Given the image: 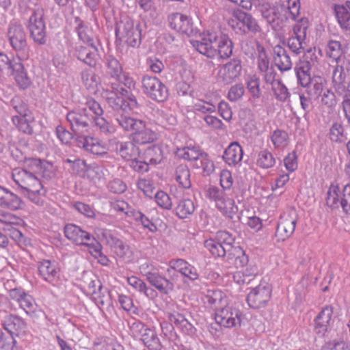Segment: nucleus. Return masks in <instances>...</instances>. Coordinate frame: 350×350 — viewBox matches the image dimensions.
<instances>
[{
    "label": "nucleus",
    "mask_w": 350,
    "mask_h": 350,
    "mask_svg": "<svg viewBox=\"0 0 350 350\" xmlns=\"http://www.w3.org/2000/svg\"><path fill=\"white\" fill-rule=\"evenodd\" d=\"M25 167L14 169L12 176L14 181L27 191L40 192L43 189L40 178L49 180L55 175L53 165L44 160L29 158L26 160Z\"/></svg>",
    "instance_id": "1"
},
{
    "label": "nucleus",
    "mask_w": 350,
    "mask_h": 350,
    "mask_svg": "<svg viewBox=\"0 0 350 350\" xmlns=\"http://www.w3.org/2000/svg\"><path fill=\"white\" fill-rule=\"evenodd\" d=\"M252 7L275 31L282 30L289 18L296 20L299 13V6L295 2L292 6H285L280 3H271L267 0H252Z\"/></svg>",
    "instance_id": "2"
},
{
    "label": "nucleus",
    "mask_w": 350,
    "mask_h": 350,
    "mask_svg": "<svg viewBox=\"0 0 350 350\" xmlns=\"http://www.w3.org/2000/svg\"><path fill=\"white\" fill-rule=\"evenodd\" d=\"M10 109H13L18 115L14 116L12 118L13 124L23 133L32 135L33 126L31 125L33 121L31 111L28 105L20 96H15L7 103Z\"/></svg>",
    "instance_id": "3"
},
{
    "label": "nucleus",
    "mask_w": 350,
    "mask_h": 350,
    "mask_svg": "<svg viewBox=\"0 0 350 350\" xmlns=\"http://www.w3.org/2000/svg\"><path fill=\"white\" fill-rule=\"evenodd\" d=\"M228 24L235 33L241 36L248 33L256 34L261 31L257 20L251 14L239 9L234 10L232 18L228 19Z\"/></svg>",
    "instance_id": "4"
},
{
    "label": "nucleus",
    "mask_w": 350,
    "mask_h": 350,
    "mask_svg": "<svg viewBox=\"0 0 350 350\" xmlns=\"http://www.w3.org/2000/svg\"><path fill=\"white\" fill-rule=\"evenodd\" d=\"M116 38L129 46L138 47L141 44V29L139 23L131 18H125L116 23Z\"/></svg>",
    "instance_id": "5"
},
{
    "label": "nucleus",
    "mask_w": 350,
    "mask_h": 350,
    "mask_svg": "<svg viewBox=\"0 0 350 350\" xmlns=\"http://www.w3.org/2000/svg\"><path fill=\"white\" fill-rule=\"evenodd\" d=\"M326 204L332 209L341 206L345 213L350 214V184L342 190L338 185H331L327 192Z\"/></svg>",
    "instance_id": "6"
},
{
    "label": "nucleus",
    "mask_w": 350,
    "mask_h": 350,
    "mask_svg": "<svg viewBox=\"0 0 350 350\" xmlns=\"http://www.w3.org/2000/svg\"><path fill=\"white\" fill-rule=\"evenodd\" d=\"M7 37L18 57L20 59L27 58V35L24 28L20 25L10 24L8 28Z\"/></svg>",
    "instance_id": "7"
},
{
    "label": "nucleus",
    "mask_w": 350,
    "mask_h": 350,
    "mask_svg": "<svg viewBox=\"0 0 350 350\" xmlns=\"http://www.w3.org/2000/svg\"><path fill=\"white\" fill-rule=\"evenodd\" d=\"M44 10L42 8L33 10L28 21V29L33 40L39 45L46 42V26L43 20Z\"/></svg>",
    "instance_id": "8"
},
{
    "label": "nucleus",
    "mask_w": 350,
    "mask_h": 350,
    "mask_svg": "<svg viewBox=\"0 0 350 350\" xmlns=\"http://www.w3.org/2000/svg\"><path fill=\"white\" fill-rule=\"evenodd\" d=\"M143 92L157 102H164L168 98L165 85L156 77L145 75L142 80Z\"/></svg>",
    "instance_id": "9"
},
{
    "label": "nucleus",
    "mask_w": 350,
    "mask_h": 350,
    "mask_svg": "<svg viewBox=\"0 0 350 350\" xmlns=\"http://www.w3.org/2000/svg\"><path fill=\"white\" fill-rule=\"evenodd\" d=\"M66 120L74 133H83L89 131L93 122V116L88 113L87 108H82L68 112Z\"/></svg>",
    "instance_id": "10"
},
{
    "label": "nucleus",
    "mask_w": 350,
    "mask_h": 350,
    "mask_svg": "<svg viewBox=\"0 0 350 350\" xmlns=\"http://www.w3.org/2000/svg\"><path fill=\"white\" fill-rule=\"evenodd\" d=\"M102 96L105 99L109 106L116 113L134 110L138 107L135 96L129 97V101H126L124 97H120L117 92L108 89L103 90Z\"/></svg>",
    "instance_id": "11"
},
{
    "label": "nucleus",
    "mask_w": 350,
    "mask_h": 350,
    "mask_svg": "<svg viewBox=\"0 0 350 350\" xmlns=\"http://www.w3.org/2000/svg\"><path fill=\"white\" fill-rule=\"evenodd\" d=\"M271 286L265 282H260L252 288L247 296V302L250 308H260L264 307L269 301L271 295Z\"/></svg>",
    "instance_id": "12"
},
{
    "label": "nucleus",
    "mask_w": 350,
    "mask_h": 350,
    "mask_svg": "<svg viewBox=\"0 0 350 350\" xmlns=\"http://www.w3.org/2000/svg\"><path fill=\"white\" fill-rule=\"evenodd\" d=\"M241 312L232 306H228L217 310L215 312V320L225 328H232L241 325Z\"/></svg>",
    "instance_id": "13"
},
{
    "label": "nucleus",
    "mask_w": 350,
    "mask_h": 350,
    "mask_svg": "<svg viewBox=\"0 0 350 350\" xmlns=\"http://www.w3.org/2000/svg\"><path fill=\"white\" fill-rule=\"evenodd\" d=\"M218 33L217 32H208L204 33L200 40H192L191 44L200 53L208 58H214L217 56L216 51Z\"/></svg>",
    "instance_id": "14"
},
{
    "label": "nucleus",
    "mask_w": 350,
    "mask_h": 350,
    "mask_svg": "<svg viewBox=\"0 0 350 350\" xmlns=\"http://www.w3.org/2000/svg\"><path fill=\"white\" fill-rule=\"evenodd\" d=\"M297 221V217L294 214L285 213L281 215L275 233L278 241H284L293 234Z\"/></svg>",
    "instance_id": "15"
},
{
    "label": "nucleus",
    "mask_w": 350,
    "mask_h": 350,
    "mask_svg": "<svg viewBox=\"0 0 350 350\" xmlns=\"http://www.w3.org/2000/svg\"><path fill=\"white\" fill-rule=\"evenodd\" d=\"M241 70V59L233 58L219 69L217 74L218 81L224 84H230L240 76Z\"/></svg>",
    "instance_id": "16"
},
{
    "label": "nucleus",
    "mask_w": 350,
    "mask_h": 350,
    "mask_svg": "<svg viewBox=\"0 0 350 350\" xmlns=\"http://www.w3.org/2000/svg\"><path fill=\"white\" fill-rule=\"evenodd\" d=\"M102 234L106 243L111 247L117 256L125 262H130L131 260L132 252L127 245L122 240L112 235L109 231H105Z\"/></svg>",
    "instance_id": "17"
},
{
    "label": "nucleus",
    "mask_w": 350,
    "mask_h": 350,
    "mask_svg": "<svg viewBox=\"0 0 350 350\" xmlns=\"http://www.w3.org/2000/svg\"><path fill=\"white\" fill-rule=\"evenodd\" d=\"M131 137L136 144L144 145L156 141L158 139V134L142 120L133 132Z\"/></svg>",
    "instance_id": "18"
},
{
    "label": "nucleus",
    "mask_w": 350,
    "mask_h": 350,
    "mask_svg": "<svg viewBox=\"0 0 350 350\" xmlns=\"http://www.w3.org/2000/svg\"><path fill=\"white\" fill-rule=\"evenodd\" d=\"M98 49L95 44L83 46L77 45L75 49V56L90 68H94L96 66L98 55Z\"/></svg>",
    "instance_id": "19"
},
{
    "label": "nucleus",
    "mask_w": 350,
    "mask_h": 350,
    "mask_svg": "<svg viewBox=\"0 0 350 350\" xmlns=\"http://www.w3.org/2000/svg\"><path fill=\"white\" fill-rule=\"evenodd\" d=\"M171 29L181 33L189 34L192 32L191 19L179 12L172 13L167 17Z\"/></svg>",
    "instance_id": "20"
},
{
    "label": "nucleus",
    "mask_w": 350,
    "mask_h": 350,
    "mask_svg": "<svg viewBox=\"0 0 350 350\" xmlns=\"http://www.w3.org/2000/svg\"><path fill=\"white\" fill-rule=\"evenodd\" d=\"M333 314L332 307L326 306L314 319V332L320 336H323L328 332Z\"/></svg>",
    "instance_id": "21"
},
{
    "label": "nucleus",
    "mask_w": 350,
    "mask_h": 350,
    "mask_svg": "<svg viewBox=\"0 0 350 350\" xmlns=\"http://www.w3.org/2000/svg\"><path fill=\"white\" fill-rule=\"evenodd\" d=\"M145 275L148 282L161 294L167 295L174 290V283L158 271H148Z\"/></svg>",
    "instance_id": "22"
},
{
    "label": "nucleus",
    "mask_w": 350,
    "mask_h": 350,
    "mask_svg": "<svg viewBox=\"0 0 350 350\" xmlns=\"http://www.w3.org/2000/svg\"><path fill=\"white\" fill-rule=\"evenodd\" d=\"M273 59L275 66L281 72L288 71L292 68L293 62L288 53L280 44L273 48Z\"/></svg>",
    "instance_id": "23"
},
{
    "label": "nucleus",
    "mask_w": 350,
    "mask_h": 350,
    "mask_svg": "<svg viewBox=\"0 0 350 350\" xmlns=\"http://www.w3.org/2000/svg\"><path fill=\"white\" fill-rule=\"evenodd\" d=\"M171 269L180 273L183 275L191 281L198 278V273L196 269L183 259L178 258L170 262V268L167 271L170 273Z\"/></svg>",
    "instance_id": "24"
},
{
    "label": "nucleus",
    "mask_w": 350,
    "mask_h": 350,
    "mask_svg": "<svg viewBox=\"0 0 350 350\" xmlns=\"http://www.w3.org/2000/svg\"><path fill=\"white\" fill-rule=\"evenodd\" d=\"M64 234L68 239L80 245L92 239V235L89 232L73 224H68L65 226Z\"/></svg>",
    "instance_id": "25"
},
{
    "label": "nucleus",
    "mask_w": 350,
    "mask_h": 350,
    "mask_svg": "<svg viewBox=\"0 0 350 350\" xmlns=\"http://www.w3.org/2000/svg\"><path fill=\"white\" fill-rule=\"evenodd\" d=\"M23 200L20 197L0 186V206L12 211L21 208Z\"/></svg>",
    "instance_id": "26"
},
{
    "label": "nucleus",
    "mask_w": 350,
    "mask_h": 350,
    "mask_svg": "<svg viewBox=\"0 0 350 350\" xmlns=\"http://www.w3.org/2000/svg\"><path fill=\"white\" fill-rule=\"evenodd\" d=\"M167 318L170 322L183 333L189 336L195 334L196 328L183 314L174 311L167 314Z\"/></svg>",
    "instance_id": "27"
},
{
    "label": "nucleus",
    "mask_w": 350,
    "mask_h": 350,
    "mask_svg": "<svg viewBox=\"0 0 350 350\" xmlns=\"http://www.w3.org/2000/svg\"><path fill=\"white\" fill-rule=\"evenodd\" d=\"M77 147L84 149L94 154H105V148L100 144L96 139L89 136H78L76 139Z\"/></svg>",
    "instance_id": "28"
},
{
    "label": "nucleus",
    "mask_w": 350,
    "mask_h": 350,
    "mask_svg": "<svg viewBox=\"0 0 350 350\" xmlns=\"http://www.w3.org/2000/svg\"><path fill=\"white\" fill-rule=\"evenodd\" d=\"M243 149L238 142L231 143L225 150L222 156L224 161L229 165L236 167L243 158Z\"/></svg>",
    "instance_id": "29"
},
{
    "label": "nucleus",
    "mask_w": 350,
    "mask_h": 350,
    "mask_svg": "<svg viewBox=\"0 0 350 350\" xmlns=\"http://www.w3.org/2000/svg\"><path fill=\"white\" fill-rule=\"evenodd\" d=\"M5 332L12 334L13 337L18 336L25 331L26 325L23 320L15 315L9 314L5 317L3 323Z\"/></svg>",
    "instance_id": "30"
},
{
    "label": "nucleus",
    "mask_w": 350,
    "mask_h": 350,
    "mask_svg": "<svg viewBox=\"0 0 350 350\" xmlns=\"http://www.w3.org/2000/svg\"><path fill=\"white\" fill-rule=\"evenodd\" d=\"M16 300L20 307L23 309L28 315L32 317H38L40 314H42V311L38 308V306L31 295L23 293L18 295Z\"/></svg>",
    "instance_id": "31"
},
{
    "label": "nucleus",
    "mask_w": 350,
    "mask_h": 350,
    "mask_svg": "<svg viewBox=\"0 0 350 350\" xmlns=\"http://www.w3.org/2000/svg\"><path fill=\"white\" fill-rule=\"evenodd\" d=\"M7 73L14 76L16 82L21 89L25 90L31 84V79L27 76L24 66L20 62H15Z\"/></svg>",
    "instance_id": "32"
},
{
    "label": "nucleus",
    "mask_w": 350,
    "mask_h": 350,
    "mask_svg": "<svg viewBox=\"0 0 350 350\" xmlns=\"http://www.w3.org/2000/svg\"><path fill=\"white\" fill-rule=\"evenodd\" d=\"M132 141L120 142L117 145V152L125 160L132 161L139 157V149Z\"/></svg>",
    "instance_id": "33"
},
{
    "label": "nucleus",
    "mask_w": 350,
    "mask_h": 350,
    "mask_svg": "<svg viewBox=\"0 0 350 350\" xmlns=\"http://www.w3.org/2000/svg\"><path fill=\"white\" fill-rule=\"evenodd\" d=\"M349 72L339 67L338 63H336V65L334 66L332 72V84L337 93L342 94L347 88L346 85Z\"/></svg>",
    "instance_id": "34"
},
{
    "label": "nucleus",
    "mask_w": 350,
    "mask_h": 350,
    "mask_svg": "<svg viewBox=\"0 0 350 350\" xmlns=\"http://www.w3.org/2000/svg\"><path fill=\"white\" fill-rule=\"evenodd\" d=\"M334 14L340 28L345 31H350V12L341 4L334 3L332 5Z\"/></svg>",
    "instance_id": "35"
},
{
    "label": "nucleus",
    "mask_w": 350,
    "mask_h": 350,
    "mask_svg": "<svg viewBox=\"0 0 350 350\" xmlns=\"http://www.w3.org/2000/svg\"><path fill=\"white\" fill-rule=\"evenodd\" d=\"M233 48V42L228 36L219 33L216 48L217 56L222 59L230 57L232 54Z\"/></svg>",
    "instance_id": "36"
},
{
    "label": "nucleus",
    "mask_w": 350,
    "mask_h": 350,
    "mask_svg": "<svg viewBox=\"0 0 350 350\" xmlns=\"http://www.w3.org/2000/svg\"><path fill=\"white\" fill-rule=\"evenodd\" d=\"M226 256L228 263L234 265L236 268L243 267L249 261L245 251L239 246H236L230 250Z\"/></svg>",
    "instance_id": "37"
},
{
    "label": "nucleus",
    "mask_w": 350,
    "mask_h": 350,
    "mask_svg": "<svg viewBox=\"0 0 350 350\" xmlns=\"http://www.w3.org/2000/svg\"><path fill=\"white\" fill-rule=\"evenodd\" d=\"M115 121L126 131H134L141 120L132 118L127 111L116 113Z\"/></svg>",
    "instance_id": "38"
},
{
    "label": "nucleus",
    "mask_w": 350,
    "mask_h": 350,
    "mask_svg": "<svg viewBox=\"0 0 350 350\" xmlns=\"http://www.w3.org/2000/svg\"><path fill=\"white\" fill-rule=\"evenodd\" d=\"M327 137L334 143H345L347 139V133L345 131L342 123L340 122H333L329 129Z\"/></svg>",
    "instance_id": "39"
},
{
    "label": "nucleus",
    "mask_w": 350,
    "mask_h": 350,
    "mask_svg": "<svg viewBox=\"0 0 350 350\" xmlns=\"http://www.w3.org/2000/svg\"><path fill=\"white\" fill-rule=\"evenodd\" d=\"M40 275L46 281L51 282L56 276L58 269L55 262L49 260H44L38 265Z\"/></svg>",
    "instance_id": "40"
},
{
    "label": "nucleus",
    "mask_w": 350,
    "mask_h": 350,
    "mask_svg": "<svg viewBox=\"0 0 350 350\" xmlns=\"http://www.w3.org/2000/svg\"><path fill=\"white\" fill-rule=\"evenodd\" d=\"M312 67L308 62H302L297 65L295 67L296 76L298 81L302 87H306L310 83V80L312 79L310 75V70Z\"/></svg>",
    "instance_id": "41"
},
{
    "label": "nucleus",
    "mask_w": 350,
    "mask_h": 350,
    "mask_svg": "<svg viewBox=\"0 0 350 350\" xmlns=\"http://www.w3.org/2000/svg\"><path fill=\"white\" fill-rule=\"evenodd\" d=\"M141 340L150 350H161L162 345L155 331L150 328L145 329L141 336Z\"/></svg>",
    "instance_id": "42"
},
{
    "label": "nucleus",
    "mask_w": 350,
    "mask_h": 350,
    "mask_svg": "<svg viewBox=\"0 0 350 350\" xmlns=\"http://www.w3.org/2000/svg\"><path fill=\"white\" fill-rule=\"evenodd\" d=\"M205 298L206 303L215 310V312H217V310L227 305V299L220 291L208 292Z\"/></svg>",
    "instance_id": "43"
},
{
    "label": "nucleus",
    "mask_w": 350,
    "mask_h": 350,
    "mask_svg": "<svg viewBox=\"0 0 350 350\" xmlns=\"http://www.w3.org/2000/svg\"><path fill=\"white\" fill-rule=\"evenodd\" d=\"M326 57L332 59L337 64L340 62L342 54V44L338 40L330 39L325 46Z\"/></svg>",
    "instance_id": "44"
},
{
    "label": "nucleus",
    "mask_w": 350,
    "mask_h": 350,
    "mask_svg": "<svg viewBox=\"0 0 350 350\" xmlns=\"http://www.w3.org/2000/svg\"><path fill=\"white\" fill-rule=\"evenodd\" d=\"M204 153L205 152H203L199 147L196 146H187L183 148H178L176 152L178 157L194 161V163H196L200 159V157H202V154Z\"/></svg>",
    "instance_id": "45"
},
{
    "label": "nucleus",
    "mask_w": 350,
    "mask_h": 350,
    "mask_svg": "<svg viewBox=\"0 0 350 350\" xmlns=\"http://www.w3.org/2000/svg\"><path fill=\"white\" fill-rule=\"evenodd\" d=\"M143 158L148 165H157L160 163L163 159V151L159 146H152L146 148Z\"/></svg>",
    "instance_id": "46"
},
{
    "label": "nucleus",
    "mask_w": 350,
    "mask_h": 350,
    "mask_svg": "<svg viewBox=\"0 0 350 350\" xmlns=\"http://www.w3.org/2000/svg\"><path fill=\"white\" fill-rule=\"evenodd\" d=\"M175 178L184 189H189L191 187L190 180V172L186 165H179L176 167L175 171Z\"/></svg>",
    "instance_id": "47"
},
{
    "label": "nucleus",
    "mask_w": 350,
    "mask_h": 350,
    "mask_svg": "<svg viewBox=\"0 0 350 350\" xmlns=\"http://www.w3.org/2000/svg\"><path fill=\"white\" fill-rule=\"evenodd\" d=\"M107 73L111 77L122 81V68L119 61L111 55L106 57Z\"/></svg>",
    "instance_id": "48"
},
{
    "label": "nucleus",
    "mask_w": 350,
    "mask_h": 350,
    "mask_svg": "<svg viewBox=\"0 0 350 350\" xmlns=\"http://www.w3.org/2000/svg\"><path fill=\"white\" fill-rule=\"evenodd\" d=\"M80 77L82 83L90 90H94L100 82L99 76L88 68L81 72Z\"/></svg>",
    "instance_id": "49"
},
{
    "label": "nucleus",
    "mask_w": 350,
    "mask_h": 350,
    "mask_svg": "<svg viewBox=\"0 0 350 350\" xmlns=\"http://www.w3.org/2000/svg\"><path fill=\"white\" fill-rule=\"evenodd\" d=\"M196 209L193 202L190 199H183L179 202L175 208L176 215L180 219H185L193 213Z\"/></svg>",
    "instance_id": "50"
},
{
    "label": "nucleus",
    "mask_w": 350,
    "mask_h": 350,
    "mask_svg": "<svg viewBox=\"0 0 350 350\" xmlns=\"http://www.w3.org/2000/svg\"><path fill=\"white\" fill-rule=\"evenodd\" d=\"M217 208L224 215L230 219H232L238 211V207L235 205L234 201L228 197Z\"/></svg>",
    "instance_id": "51"
},
{
    "label": "nucleus",
    "mask_w": 350,
    "mask_h": 350,
    "mask_svg": "<svg viewBox=\"0 0 350 350\" xmlns=\"http://www.w3.org/2000/svg\"><path fill=\"white\" fill-rule=\"evenodd\" d=\"M204 246L215 257H224L228 254V252L216 238L206 240Z\"/></svg>",
    "instance_id": "52"
},
{
    "label": "nucleus",
    "mask_w": 350,
    "mask_h": 350,
    "mask_svg": "<svg viewBox=\"0 0 350 350\" xmlns=\"http://www.w3.org/2000/svg\"><path fill=\"white\" fill-rule=\"evenodd\" d=\"M194 166L196 168H201L204 176H209L215 170L214 163L209 158V156L206 152L202 154V157H200V159L194 163Z\"/></svg>",
    "instance_id": "53"
},
{
    "label": "nucleus",
    "mask_w": 350,
    "mask_h": 350,
    "mask_svg": "<svg viewBox=\"0 0 350 350\" xmlns=\"http://www.w3.org/2000/svg\"><path fill=\"white\" fill-rule=\"evenodd\" d=\"M275 163V159L273 154L267 150H263L258 153L256 164L258 167L267 169L273 167Z\"/></svg>",
    "instance_id": "54"
},
{
    "label": "nucleus",
    "mask_w": 350,
    "mask_h": 350,
    "mask_svg": "<svg viewBox=\"0 0 350 350\" xmlns=\"http://www.w3.org/2000/svg\"><path fill=\"white\" fill-rule=\"evenodd\" d=\"M272 90L278 100L280 102L288 101L291 94L286 85L281 81L278 80L275 84H273Z\"/></svg>",
    "instance_id": "55"
},
{
    "label": "nucleus",
    "mask_w": 350,
    "mask_h": 350,
    "mask_svg": "<svg viewBox=\"0 0 350 350\" xmlns=\"http://www.w3.org/2000/svg\"><path fill=\"white\" fill-rule=\"evenodd\" d=\"M206 196L215 203L216 207L219 204H221L224 199L227 197L224 189H219L215 186L210 187L206 193Z\"/></svg>",
    "instance_id": "56"
},
{
    "label": "nucleus",
    "mask_w": 350,
    "mask_h": 350,
    "mask_svg": "<svg viewBox=\"0 0 350 350\" xmlns=\"http://www.w3.org/2000/svg\"><path fill=\"white\" fill-rule=\"evenodd\" d=\"M215 238L228 252L236 247L234 245V238L227 231H218Z\"/></svg>",
    "instance_id": "57"
},
{
    "label": "nucleus",
    "mask_w": 350,
    "mask_h": 350,
    "mask_svg": "<svg viewBox=\"0 0 350 350\" xmlns=\"http://www.w3.org/2000/svg\"><path fill=\"white\" fill-rule=\"evenodd\" d=\"M256 49L258 52L257 56V66L260 72L262 70H267L269 68V59L268 57L267 53L265 51V47L258 44L256 46Z\"/></svg>",
    "instance_id": "58"
},
{
    "label": "nucleus",
    "mask_w": 350,
    "mask_h": 350,
    "mask_svg": "<svg viewBox=\"0 0 350 350\" xmlns=\"http://www.w3.org/2000/svg\"><path fill=\"white\" fill-rule=\"evenodd\" d=\"M304 39H299V38L291 36L287 39L286 45L293 53L299 55L304 51Z\"/></svg>",
    "instance_id": "59"
},
{
    "label": "nucleus",
    "mask_w": 350,
    "mask_h": 350,
    "mask_svg": "<svg viewBox=\"0 0 350 350\" xmlns=\"http://www.w3.org/2000/svg\"><path fill=\"white\" fill-rule=\"evenodd\" d=\"M309 96H319L323 89V79L321 77H314L310 83L306 85Z\"/></svg>",
    "instance_id": "60"
},
{
    "label": "nucleus",
    "mask_w": 350,
    "mask_h": 350,
    "mask_svg": "<svg viewBox=\"0 0 350 350\" xmlns=\"http://www.w3.org/2000/svg\"><path fill=\"white\" fill-rule=\"evenodd\" d=\"M16 340L9 332H3L0 329V350H13Z\"/></svg>",
    "instance_id": "61"
},
{
    "label": "nucleus",
    "mask_w": 350,
    "mask_h": 350,
    "mask_svg": "<svg viewBox=\"0 0 350 350\" xmlns=\"http://www.w3.org/2000/svg\"><path fill=\"white\" fill-rule=\"evenodd\" d=\"M288 135L283 130H276L271 135V141L276 148H284L288 144Z\"/></svg>",
    "instance_id": "62"
},
{
    "label": "nucleus",
    "mask_w": 350,
    "mask_h": 350,
    "mask_svg": "<svg viewBox=\"0 0 350 350\" xmlns=\"http://www.w3.org/2000/svg\"><path fill=\"white\" fill-rule=\"evenodd\" d=\"M155 201L159 206L165 210H171L172 202L169 195L163 191H159L154 194Z\"/></svg>",
    "instance_id": "63"
},
{
    "label": "nucleus",
    "mask_w": 350,
    "mask_h": 350,
    "mask_svg": "<svg viewBox=\"0 0 350 350\" xmlns=\"http://www.w3.org/2000/svg\"><path fill=\"white\" fill-rule=\"evenodd\" d=\"M96 346L97 350H124L123 346L113 338H107Z\"/></svg>",
    "instance_id": "64"
}]
</instances>
